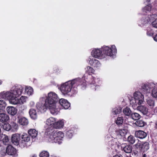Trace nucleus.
Masks as SVG:
<instances>
[{
    "label": "nucleus",
    "instance_id": "nucleus-48",
    "mask_svg": "<svg viewBox=\"0 0 157 157\" xmlns=\"http://www.w3.org/2000/svg\"><path fill=\"white\" fill-rule=\"evenodd\" d=\"M152 25L154 27L157 28V20H155L152 22Z\"/></svg>",
    "mask_w": 157,
    "mask_h": 157
},
{
    "label": "nucleus",
    "instance_id": "nucleus-25",
    "mask_svg": "<svg viewBox=\"0 0 157 157\" xmlns=\"http://www.w3.org/2000/svg\"><path fill=\"white\" fill-rule=\"evenodd\" d=\"M63 125L64 122L63 120H60L55 123L53 127L56 128H63Z\"/></svg>",
    "mask_w": 157,
    "mask_h": 157
},
{
    "label": "nucleus",
    "instance_id": "nucleus-42",
    "mask_svg": "<svg viewBox=\"0 0 157 157\" xmlns=\"http://www.w3.org/2000/svg\"><path fill=\"white\" fill-rule=\"evenodd\" d=\"M86 72L88 73V74H91L92 73H93L94 72V69L90 66H87V67Z\"/></svg>",
    "mask_w": 157,
    "mask_h": 157
},
{
    "label": "nucleus",
    "instance_id": "nucleus-22",
    "mask_svg": "<svg viewBox=\"0 0 157 157\" xmlns=\"http://www.w3.org/2000/svg\"><path fill=\"white\" fill-rule=\"evenodd\" d=\"M29 135L31 136L33 138H34L38 135V132L35 129H30L28 131Z\"/></svg>",
    "mask_w": 157,
    "mask_h": 157
},
{
    "label": "nucleus",
    "instance_id": "nucleus-32",
    "mask_svg": "<svg viewBox=\"0 0 157 157\" xmlns=\"http://www.w3.org/2000/svg\"><path fill=\"white\" fill-rule=\"evenodd\" d=\"M147 103L150 108L152 109L155 106V101L151 99H149L147 101Z\"/></svg>",
    "mask_w": 157,
    "mask_h": 157
},
{
    "label": "nucleus",
    "instance_id": "nucleus-47",
    "mask_svg": "<svg viewBox=\"0 0 157 157\" xmlns=\"http://www.w3.org/2000/svg\"><path fill=\"white\" fill-rule=\"evenodd\" d=\"M153 97L155 98H157V90L154 89L153 90L152 92Z\"/></svg>",
    "mask_w": 157,
    "mask_h": 157
},
{
    "label": "nucleus",
    "instance_id": "nucleus-29",
    "mask_svg": "<svg viewBox=\"0 0 157 157\" xmlns=\"http://www.w3.org/2000/svg\"><path fill=\"white\" fill-rule=\"evenodd\" d=\"M136 125L140 127H143L146 125V123L141 120H138L136 122Z\"/></svg>",
    "mask_w": 157,
    "mask_h": 157
},
{
    "label": "nucleus",
    "instance_id": "nucleus-58",
    "mask_svg": "<svg viewBox=\"0 0 157 157\" xmlns=\"http://www.w3.org/2000/svg\"><path fill=\"white\" fill-rule=\"evenodd\" d=\"M36 157V156H35V155H33L32 156V157Z\"/></svg>",
    "mask_w": 157,
    "mask_h": 157
},
{
    "label": "nucleus",
    "instance_id": "nucleus-26",
    "mask_svg": "<svg viewBox=\"0 0 157 157\" xmlns=\"http://www.w3.org/2000/svg\"><path fill=\"white\" fill-rule=\"evenodd\" d=\"M0 140H2L3 144H4L6 145L8 144L9 139L8 136L2 134L1 136Z\"/></svg>",
    "mask_w": 157,
    "mask_h": 157
},
{
    "label": "nucleus",
    "instance_id": "nucleus-9",
    "mask_svg": "<svg viewBox=\"0 0 157 157\" xmlns=\"http://www.w3.org/2000/svg\"><path fill=\"white\" fill-rule=\"evenodd\" d=\"M135 103L139 105L141 104L144 100V95L139 91H136L134 94Z\"/></svg>",
    "mask_w": 157,
    "mask_h": 157
},
{
    "label": "nucleus",
    "instance_id": "nucleus-16",
    "mask_svg": "<svg viewBox=\"0 0 157 157\" xmlns=\"http://www.w3.org/2000/svg\"><path fill=\"white\" fill-rule=\"evenodd\" d=\"M135 135L137 138L140 139H143L145 138L146 137L147 134L144 131L139 130L136 131Z\"/></svg>",
    "mask_w": 157,
    "mask_h": 157
},
{
    "label": "nucleus",
    "instance_id": "nucleus-18",
    "mask_svg": "<svg viewBox=\"0 0 157 157\" xmlns=\"http://www.w3.org/2000/svg\"><path fill=\"white\" fill-rule=\"evenodd\" d=\"M6 111L7 113L11 115H15L17 112V109L13 106H8L6 108Z\"/></svg>",
    "mask_w": 157,
    "mask_h": 157
},
{
    "label": "nucleus",
    "instance_id": "nucleus-38",
    "mask_svg": "<svg viewBox=\"0 0 157 157\" xmlns=\"http://www.w3.org/2000/svg\"><path fill=\"white\" fill-rule=\"evenodd\" d=\"M125 131L124 130H119L117 131H116V133L117 136H122L124 137L125 136V133L124 132Z\"/></svg>",
    "mask_w": 157,
    "mask_h": 157
},
{
    "label": "nucleus",
    "instance_id": "nucleus-55",
    "mask_svg": "<svg viewBox=\"0 0 157 157\" xmlns=\"http://www.w3.org/2000/svg\"><path fill=\"white\" fill-rule=\"evenodd\" d=\"M153 38L155 41H157V34L155 35V36L153 37Z\"/></svg>",
    "mask_w": 157,
    "mask_h": 157
},
{
    "label": "nucleus",
    "instance_id": "nucleus-11",
    "mask_svg": "<svg viewBox=\"0 0 157 157\" xmlns=\"http://www.w3.org/2000/svg\"><path fill=\"white\" fill-rule=\"evenodd\" d=\"M92 55L94 57L101 59L105 58V56L103 54L101 49H96L93 50L92 52Z\"/></svg>",
    "mask_w": 157,
    "mask_h": 157
},
{
    "label": "nucleus",
    "instance_id": "nucleus-6",
    "mask_svg": "<svg viewBox=\"0 0 157 157\" xmlns=\"http://www.w3.org/2000/svg\"><path fill=\"white\" fill-rule=\"evenodd\" d=\"M46 101H45L44 104L41 103H37L36 105L37 109L41 113L45 112L48 109H49L51 113L54 114L55 113V110H54L52 108L50 107L48 103H46Z\"/></svg>",
    "mask_w": 157,
    "mask_h": 157
},
{
    "label": "nucleus",
    "instance_id": "nucleus-1",
    "mask_svg": "<svg viewBox=\"0 0 157 157\" xmlns=\"http://www.w3.org/2000/svg\"><path fill=\"white\" fill-rule=\"evenodd\" d=\"M78 82L75 80L69 81L61 85L60 90L62 94L65 95L72 96L77 93V88L75 86V84H78Z\"/></svg>",
    "mask_w": 157,
    "mask_h": 157
},
{
    "label": "nucleus",
    "instance_id": "nucleus-2",
    "mask_svg": "<svg viewBox=\"0 0 157 157\" xmlns=\"http://www.w3.org/2000/svg\"><path fill=\"white\" fill-rule=\"evenodd\" d=\"M59 100V98L57 94L53 92L49 93L45 100L46 103H48L53 110H55L56 114L58 112V109L56 108V104Z\"/></svg>",
    "mask_w": 157,
    "mask_h": 157
},
{
    "label": "nucleus",
    "instance_id": "nucleus-30",
    "mask_svg": "<svg viewBox=\"0 0 157 157\" xmlns=\"http://www.w3.org/2000/svg\"><path fill=\"white\" fill-rule=\"evenodd\" d=\"M56 120L54 118L50 117L47 120V124L49 125H52L54 126V124L55 123Z\"/></svg>",
    "mask_w": 157,
    "mask_h": 157
},
{
    "label": "nucleus",
    "instance_id": "nucleus-28",
    "mask_svg": "<svg viewBox=\"0 0 157 157\" xmlns=\"http://www.w3.org/2000/svg\"><path fill=\"white\" fill-rule=\"evenodd\" d=\"M123 112L125 115L128 116H131L132 113V112L130 108L128 107H127L123 109Z\"/></svg>",
    "mask_w": 157,
    "mask_h": 157
},
{
    "label": "nucleus",
    "instance_id": "nucleus-3",
    "mask_svg": "<svg viewBox=\"0 0 157 157\" xmlns=\"http://www.w3.org/2000/svg\"><path fill=\"white\" fill-rule=\"evenodd\" d=\"M64 137V133L62 132H53L49 134L48 140L52 143H58L60 144Z\"/></svg>",
    "mask_w": 157,
    "mask_h": 157
},
{
    "label": "nucleus",
    "instance_id": "nucleus-14",
    "mask_svg": "<svg viewBox=\"0 0 157 157\" xmlns=\"http://www.w3.org/2000/svg\"><path fill=\"white\" fill-rule=\"evenodd\" d=\"M6 151L7 154L9 155H14L17 152L16 149L11 145H9L7 147Z\"/></svg>",
    "mask_w": 157,
    "mask_h": 157
},
{
    "label": "nucleus",
    "instance_id": "nucleus-12",
    "mask_svg": "<svg viewBox=\"0 0 157 157\" xmlns=\"http://www.w3.org/2000/svg\"><path fill=\"white\" fill-rule=\"evenodd\" d=\"M59 101L58 103L60 105L63 109H67L70 107V103L67 100L62 98Z\"/></svg>",
    "mask_w": 157,
    "mask_h": 157
},
{
    "label": "nucleus",
    "instance_id": "nucleus-31",
    "mask_svg": "<svg viewBox=\"0 0 157 157\" xmlns=\"http://www.w3.org/2000/svg\"><path fill=\"white\" fill-rule=\"evenodd\" d=\"M149 19H147L148 22L154 20H157V14H150L148 16Z\"/></svg>",
    "mask_w": 157,
    "mask_h": 157
},
{
    "label": "nucleus",
    "instance_id": "nucleus-39",
    "mask_svg": "<svg viewBox=\"0 0 157 157\" xmlns=\"http://www.w3.org/2000/svg\"><path fill=\"white\" fill-rule=\"evenodd\" d=\"M33 91L32 88L30 87H26L25 88V92H26L28 94L31 95Z\"/></svg>",
    "mask_w": 157,
    "mask_h": 157
},
{
    "label": "nucleus",
    "instance_id": "nucleus-5",
    "mask_svg": "<svg viewBox=\"0 0 157 157\" xmlns=\"http://www.w3.org/2000/svg\"><path fill=\"white\" fill-rule=\"evenodd\" d=\"M15 94L13 92H6L1 96V97L2 98L5 97L9 100L10 103L14 105H16L18 103L17 97L18 96L15 95Z\"/></svg>",
    "mask_w": 157,
    "mask_h": 157
},
{
    "label": "nucleus",
    "instance_id": "nucleus-40",
    "mask_svg": "<svg viewBox=\"0 0 157 157\" xmlns=\"http://www.w3.org/2000/svg\"><path fill=\"white\" fill-rule=\"evenodd\" d=\"M121 112V109L120 108L115 107L113 109V113L115 114H119Z\"/></svg>",
    "mask_w": 157,
    "mask_h": 157
},
{
    "label": "nucleus",
    "instance_id": "nucleus-57",
    "mask_svg": "<svg viewBox=\"0 0 157 157\" xmlns=\"http://www.w3.org/2000/svg\"><path fill=\"white\" fill-rule=\"evenodd\" d=\"M150 0L147 1V3H148L150 2Z\"/></svg>",
    "mask_w": 157,
    "mask_h": 157
},
{
    "label": "nucleus",
    "instance_id": "nucleus-53",
    "mask_svg": "<svg viewBox=\"0 0 157 157\" xmlns=\"http://www.w3.org/2000/svg\"><path fill=\"white\" fill-rule=\"evenodd\" d=\"M154 128L157 130V121L155 123Z\"/></svg>",
    "mask_w": 157,
    "mask_h": 157
},
{
    "label": "nucleus",
    "instance_id": "nucleus-46",
    "mask_svg": "<svg viewBox=\"0 0 157 157\" xmlns=\"http://www.w3.org/2000/svg\"><path fill=\"white\" fill-rule=\"evenodd\" d=\"M6 104L5 101L3 100H0V108H4L6 106Z\"/></svg>",
    "mask_w": 157,
    "mask_h": 157
},
{
    "label": "nucleus",
    "instance_id": "nucleus-34",
    "mask_svg": "<svg viewBox=\"0 0 157 157\" xmlns=\"http://www.w3.org/2000/svg\"><path fill=\"white\" fill-rule=\"evenodd\" d=\"M2 128L4 130L6 131H9L11 128V126L8 123H5L2 126Z\"/></svg>",
    "mask_w": 157,
    "mask_h": 157
},
{
    "label": "nucleus",
    "instance_id": "nucleus-54",
    "mask_svg": "<svg viewBox=\"0 0 157 157\" xmlns=\"http://www.w3.org/2000/svg\"><path fill=\"white\" fill-rule=\"evenodd\" d=\"M141 157H148V156L147 155H146V154L143 153L142 156Z\"/></svg>",
    "mask_w": 157,
    "mask_h": 157
},
{
    "label": "nucleus",
    "instance_id": "nucleus-21",
    "mask_svg": "<svg viewBox=\"0 0 157 157\" xmlns=\"http://www.w3.org/2000/svg\"><path fill=\"white\" fill-rule=\"evenodd\" d=\"M138 110L140 111L144 115H148V109L146 107L140 105L137 107Z\"/></svg>",
    "mask_w": 157,
    "mask_h": 157
},
{
    "label": "nucleus",
    "instance_id": "nucleus-51",
    "mask_svg": "<svg viewBox=\"0 0 157 157\" xmlns=\"http://www.w3.org/2000/svg\"><path fill=\"white\" fill-rule=\"evenodd\" d=\"M133 154L135 155H138V151L136 150H134L132 152V154Z\"/></svg>",
    "mask_w": 157,
    "mask_h": 157
},
{
    "label": "nucleus",
    "instance_id": "nucleus-4",
    "mask_svg": "<svg viewBox=\"0 0 157 157\" xmlns=\"http://www.w3.org/2000/svg\"><path fill=\"white\" fill-rule=\"evenodd\" d=\"M101 49L105 57V56H113L117 52V49L114 45H111V47L108 46H103Z\"/></svg>",
    "mask_w": 157,
    "mask_h": 157
},
{
    "label": "nucleus",
    "instance_id": "nucleus-41",
    "mask_svg": "<svg viewBox=\"0 0 157 157\" xmlns=\"http://www.w3.org/2000/svg\"><path fill=\"white\" fill-rule=\"evenodd\" d=\"M18 103L17 104H22L26 101V98L23 96H21L20 99H18Z\"/></svg>",
    "mask_w": 157,
    "mask_h": 157
},
{
    "label": "nucleus",
    "instance_id": "nucleus-37",
    "mask_svg": "<svg viewBox=\"0 0 157 157\" xmlns=\"http://www.w3.org/2000/svg\"><path fill=\"white\" fill-rule=\"evenodd\" d=\"M49 153L46 151H43L40 154V157H49Z\"/></svg>",
    "mask_w": 157,
    "mask_h": 157
},
{
    "label": "nucleus",
    "instance_id": "nucleus-20",
    "mask_svg": "<svg viewBox=\"0 0 157 157\" xmlns=\"http://www.w3.org/2000/svg\"><path fill=\"white\" fill-rule=\"evenodd\" d=\"M29 113L31 118L33 120L36 119L38 117L36 110L34 109H31L29 111Z\"/></svg>",
    "mask_w": 157,
    "mask_h": 157
},
{
    "label": "nucleus",
    "instance_id": "nucleus-27",
    "mask_svg": "<svg viewBox=\"0 0 157 157\" xmlns=\"http://www.w3.org/2000/svg\"><path fill=\"white\" fill-rule=\"evenodd\" d=\"M19 123L22 125H27L28 124V120L25 117H21L19 119Z\"/></svg>",
    "mask_w": 157,
    "mask_h": 157
},
{
    "label": "nucleus",
    "instance_id": "nucleus-13",
    "mask_svg": "<svg viewBox=\"0 0 157 157\" xmlns=\"http://www.w3.org/2000/svg\"><path fill=\"white\" fill-rule=\"evenodd\" d=\"M73 80H75L77 81L78 82V84H75V86L77 88V87L79 86H80L81 88L84 89L86 87L87 85V84L86 82L82 81V80L81 78H76L73 79Z\"/></svg>",
    "mask_w": 157,
    "mask_h": 157
},
{
    "label": "nucleus",
    "instance_id": "nucleus-24",
    "mask_svg": "<svg viewBox=\"0 0 157 157\" xmlns=\"http://www.w3.org/2000/svg\"><path fill=\"white\" fill-rule=\"evenodd\" d=\"M150 88L149 86L147 84H143L141 86V89L144 94L149 93Z\"/></svg>",
    "mask_w": 157,
    "mask_h": 157
},
{
    "label": "nucleus",
    "instance_id": "nucleus-43",
    "mask_svg": "<svg viewBox=\"0 0 157 157\" xmlns=\"http://www.w3.org/2000/svg\"><path fill=\"white\" fill-rule=\"evenodd\" d=\"M151 8V4L147 5L143 9V11L147 13V11H150Z\"/></svg>",
    "mask_w": 157,
    "mask_h": 157
},
{
    "label": "nucleus",
    "instance_id": "nucleus-35",
    "mask_svg": "<svg viewBox=\"0 0 157 157\" xmlns=\"http://www.w3.org/2000/svg\"><path fill=\"white\" fill-rule=\"evenodd\" d=\"M124 121V118L123 117H118L116 121V124L119 125L122 124Z\"/></svg>",
    "mask_w": 157,
    "mask_h": 157
},
{
    "label": "nucleus",
    "instance_id": "nucleus-45",
    "mask_svg": "<svg viewBox=\"0 0 157 157\" xmlns=\"http://www.w3.org/2000/svg\"><path fill=\"white\" fill-rule=\"evenodd\" d=\"M90 87L92 90L94 89V90H98L100 88L99 86L95 84H91Z\"/></svg>",
    "mask_w": 157,
    "mask_h": 157
},
{
    "label": "nucleus",
    "instance_id": "nucleus-23",
    "mask_svg": "<svg viewBox=\"0 0 157 157\" xmlns=\"http://www.w3.org/2000/svg\"><path fill=\"white\" fill-rule=\"evenodd\" d=\"M9 119V116L5 113H0V121L2 122H6Z\"/></svg>",
    "mask_w": 157,
    "mask_h": 157
},
{
    "label": "nucleus",
    "instance_id": "nucleus-7",
    "mask_svg": "<svg viewBox=\"0 0 157 157\" xmlns=\"http://www.w3.org/2000/svg\"><path fill=\"white\" fill-rule=\"evenodd\" d=\"M30 136L26 133H23L20 134V147H27L28 143L30 140Z\"/></svg>",
    "mask_w": 157,
    "mask_h": 157
},
{
    "label": "nucleus",
    "instance_id": "nucleus-50",
    "mask_svg": "<svg viewBox=\"0 0 157 157\" xmlns=\"http://www.w3.org/2000/svg\"><path fill=\"white\" fill-rule=\"evenodd\" d=\"M12 127H13V128L15 129H17L18 128V125L16 123H12Z\"/></svg>",
    "mask_w": 157,
    "mask_h": 157
},
{
    "label": "nucleus",
    "instance_id": "nucleus-8",
    "mask_svg": "<svg viewBox=\"0 0 157 157\" xmlns=\"http://www.w3.org/2000/svg\"><path fill=\"white\" fill-rule=\"evenodd\" d=\"M149 143L145 142L143 143H137L136 145V148L139 149L141 152H144L147 151L149 148Z\"/></svg>",
    "mask_w": 157,
    "mask_h": 157
},
{
    "label": "nucleus",
    "instance_id": "nucleus-49",
    "mask_svg": "<svg viewBox=\"0 0 157 157\" xmlns=\"http://www.w3.org/2000/svg\"><path fill=\"white\" fill-rule=\"evenodd\" d=\"M147 35L150 36H152L153 35V32L151 30H147Z\"/></svg>",
    "mask_w": 157,
    "mask_h": 157
},
{
    "label": "nucleus",
    "instance_id": "nucleus-10",
    "mask_svg": "<svg viewBox=\"0 0 157 157\" xmlns=\"http://www.w3.org/2000/svg\"><path fill=\"white\" fill-rule=\"evenodd\" d=\"M11 142L14 145L20 147V134H15L12 135L11 138Z\"/></svg>",
    "mask_w": 157,
    "mask_h": 157
},
{
    "label": "nucleus",
    "instance_id": "nucleus-56",
    "mask_svg": "<svg viewBox=\"0 0 157 157\" xmlns=\"http://www.w3.org/2000/svg\"><path fill=\"white\" fill-rule=\"evenodd\" d=\"M2 81L1 80H0V85L2 84Z\"/></svg>",
    "mask_w": 157,
    "mask_h": 157
},
{
    "label": "nucleus",
    "instance_id": "nucleus-44",
    "mask_svg": "<svg viewBox=\"0 0 157 157\" xmlns=\"http://www.w3.org/2000/svg\"><path fill=\"white\" fill-rule=\"evenodd\" d=\"M73 132L72 130H70L67 132L66 135L67 136L70 138L73 135Z\"/></svg>",
    "mask_w": 157,
    "mask_h": 157
},
{
    "label": "nucleus",
    "instance_id": "nucleus-59",
    "mask_svg": "<svg viewBox=\"0 0 157 157\" xmlns=\"http://www.w3.org/2000/svg\"><path fill=\"white\" fill-rule=\"evenodd\" d=\"M1 95H2V94H0V96H1Z\"/></svg>",
    "mask_w": 157,
    "mask_h": 157
},
{
    "label": "nucleus",
    "instance_id": "nucleus-36",
    "mask_svg": "<svg viewBox=\"0 0 157 157\" xmlns=\"http://www.w3.org/2000/svg\"><path fill=\"white\" fill-rule=\"evenodd\" d=\"M127 140L129 143L132 144L135 143V139L134 136L131 135L128 137Z\"/></svg>",
    "mask_w": 157,
    "mask_h": 157
},
{
    "label": "nucleus",
    "instance_id": "nucleus-17",
    "mask_svg": "<svg viewBox=\"0 0 157 157\" xmlns=\"http://www.w3.org/2000/svg\"><path fill=\"white\" fill-rule=\"evenodd\" d=\"M23 87L20 85H17L15 86L14 90L13 92L15 94V95L18 97L21 95L23 91Z\"/></svg>",
    "mask_w": 157,
    "mask_h": 157
},
{
    "label": "nucleus",
    "instance_id": "nucleus-19",
    "mask_svg": "<svg viewBox=\"0 0 157 157\" xmlns=\"http://www.w3.org/2000/svg\"><path fill=\"white\" fill-rule=\"evenodd\" d=\"M89 62L91 66L96 68L99 67L101 66V64L99 61L95 59H92L90 60Z\"/></svg>",
    "mask_w": 157,
    "mask_h": 157
},
{
    "label": "nucleus",
    "instance_id": "nucleus-33",
    "mask_svg": "<svg viewBox=\"0 0 157 157\" xmlns=\"http://www.w3.org/2000/svg\"><path fill=\"white\" fill-rule=\"evenodd\" d=\"M131 117L133 120H135L139 119L141 117L139 113H132Z\"/></svg>",
    "mask_w": 157,
    "mask_h": 157
},
{
    "label": "nucleus",
    "instance_id": "nucleus-52",
    "mask_svg": "<svg viewBox=\"0 0 157 157\" xmlns=\"http://www.w3.org/2000/svg\"><path fill=\"white\" fill-rule=\"evenodd\" d=\"M113 157H123L122 155H114Z\"/></svg>",
    "mask_w": 157,
    "mask_h": 157
},
{
    "label": "nucleus",
    "instance_id": "nucleus-15",
    "mask_svg": "<svg viewBox=\"0 0 157 157\" xmlns=\"http://www.w3.org/2000/svg\"><path fill=\"white\" fill-rule=\"evenodd\" d=\"M121 149L125 152L127 153H130L132 151V147L129 145L126 144H122L121 146Z\"/></svg>",
    "mask_w": 157,
    "mask_h": 157
}]
</instances>
